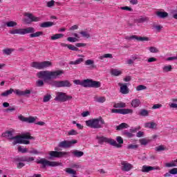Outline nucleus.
Segmentation results:
<instances>
[{"mask_svg":"<svg viewBox=\"0 0 177 177\" xmlns=\"http://www.w3.org/2000/svg\"><path fill=\"white\" fill-rule=\"evenodd\" d=\"M149 17H142L137 20L138 23H145L146 21H149Z\"/></svg>","mask_w":177,"mask_h":177,"instance_id":"09e8293b","label":"nucleus"},{"mask_svg":"<svg viewBox=\"0 0 177 177\" xmlns=\"http://www.w3.org/2000/svg\"><path fill=\"white\" fill-rule=\"evenodd\" d=\"M139 146L138 145L130 144L127 146L129 150H136Z\"/></svg>","mask_w":177,"mask_h":177,"instance_id":"37998d69","label":"nucleus"},{"mask_svg":"<svg viewBox=\"0 0 177 177\" xmlns=\"http://www.w3.org/2000/svg\"><path fill=\"white\" fill-rule=\"evenodd\" d=\"M68 135L69 136H75V135H78V132H77V131L74 130V129H72L71 131H69L68 132Z\"/></svg>","mask_w":177,"mask_h":177,"instance_id":"864d4df0","label":"nucleus"},{"mask_svg":"<svg viewBox=\"0 0 177 177\" xmlns=\"http://www.w3.org/2000/svg\"><path fill=\"white\" fill-rule=\"evenodd\" d=\"M122 135L124 136H126V138H133L135 136V135H133V133H132L131 131H122Z\"/></svg>","mask_w":177,"mask_h":177,"instance_id":"e433bc0d","label":"nucleus"},{"mask_svg":"<svg viewBox=\"0 0 177 177\" xmlns=\"http://www.w3.org/2000/svg\"><path fill=\"white\" fill-rule=\"evenodd\" d=\"M31 92H32V90H25V91H21L19 89H13L10 88L9 90H6V91L3 92L1 94V96L3 97H8V96H10L12 93L16 94L17 96H26V97H30V95H31Z\"/></svg>","mask_w":177,"mask_h":177,"instance_id":"39448f33","label":"nucleus"},{"mask_svg":"<svg viewBox=\"0 0 177 177\" xmlns=\"http://www.w3.org/2000/svg\"><path fill=\"white\" fill-rule=\"evenodd\" d=\"M72 154H73L74 157H77L80 158V157H82V156H84V151L75 150L72 152Z\"/></svg>","mask_w":177,"mask_h":177,"instance_id":"c85d7f7f","label":"nucleus"},{"mask_svg":"<svg viewBox=\"0 0 177 177\" xmlns=\"http://www.w3.org/2000/svg\"><path fill=\"white\" fill-rule=\"evenodd\" d=\"M77 56L78 57H80V58H78L75 61H71L69 62V64L77 66V64H81V63H84V57H85V56L82 55H78Z\"/></svg>","mask_w":177,"mask_h":177,"instance_id":"6ab92c4d","label":"nucleus"},{"mask_svg":"<svg viewBox=\"0 0 177 177\" xmlns=\"http://www.w3.org/2000/svg\"><path fill=\"white\" fill-rule=\"evenodd\" d=\"M19 118L21 121H23V122H27V118H25L23 115H19Z\"/></svg>","mask_w":177,"mask_h":177,"instance_id":"774afa93","label":"nucleus"},{"mask_svg":"<svg viewBox=\"0 0 177 177\" xmlns=\"http://www.w3.org/2000/svg\"><path fill=\"white\" fill-rule=\"evenodd\" d=\"M66 39L67 41H68V42H77V41H78L77 37H68Z\"/></svg>","mask_w":177,"mask_h":177,"instance_id":"052dcab7","label":"nucleus"},{"mask_svg":"<svg viewBox=\"0 0 177 177\" xmlns=\"http://www.w3.org/2000/svg\"><path fill=\"white\" fill-rule=\"evenodd\" d=\"M52 99V95L50 94H46L43 97V102L48 103Z\"/></svg>","mask_w":177,"mask_h":177,"instance_id":"c9c22d12","label":"nucleus"},{"mask_svg":"<svg viewBox=\"0 0 177 177\" xmlns=\"http://www.w3.org/2000/svg\"><path fill=\"white\" fill-rule=\"evenodd\" d=\"M122 165V171H124V172H128L130 170L132 169V165L127 162V161H122L121 162Z\"/></svg>","mask_w":177,"mask_h":177,"instance_id":"a211bd4d","label":"nucleus"},{"mask_svg":"<svg viewBox=\"0 0 177 177\" xmlns=\"http://www.w3.org/2000/svg\"><path fill=\"white\" fill-rule=\"evenodd\" d=\"M44 85H45V83L44 82V80H38L36 82V86H37L38 88H42V86H44Z\"/></svg>","mask_w":177,"mask_h":177,"instance_id":"79ce46f5","label":"nucleus"},{"mask_svg":"<svg viewBox=\"0 0 177 177\" xmlns=\"http://www.w3.org/2000/svg\"><path fill=\"white\" fill-rule=\"evenodd\" d=\"M145 135V133L143 131H138L136 134L137 138H142Z\"/></svg>","mask_w":177,"mask_h":177,"instance_id":"338daca9","label":"nucleus"},{"mask_svg":"<svg viewBox=\"0 0 177 177\" xmlns=\"http://www.w3.org/2000/svg\"><path fill=\"white\" fill-rule=\"evenodd\" d=\"M18 151H20V153H27V151H28V150L27 149V148H24L23 147L21 146H19L18 147Z\"/></svg>","mask_w":177,"mask_h":177,"instance_id":"3c124183","label":"nucleus"},{"mask_svg":"<svg viewBox=\"0 0 177 177\" xmlns=\"http://www.w3.org/2000/svg\"><path fill=\"white\" fill-rule=\"evenodd\" d=\"M30 66L37 70H44L48 68V67H52V63L50 61H44L41 62H34L31 63Z\"/></svg>","mask_w":177,"mask_h":177,"instance_id":"6e6552de","label":"nucleus"},{"mask_svg":"<svg viewBox=\"0 0 177 177\" xmlns=\"http://www.w3.org/2000/svg\"><path fill=\"white\" fill-rule=\"evenodd\" d=\"M64 74L63 70L57 71H41L37 73V77L44 81H50V80H57L62 75Z\"/></svg>","mask_w":177,"mask_h":177,"instance_id":"f03ea898","label":"nucleus"},{"mask_svg":"<svg viewBox=\"0 0 177 177\" xmlns=\"http://www.w3.org/2000/svg\"><path fill=\"white\" fill-rule=\"evenodd\" d=\"M156 15L159 19H165V17H168V12H167L158 11L156 12Z\"/></svg>","mask_w":177,"mask_h":177,"instance_id":"b1692460","label":"nucleus"},{"mask_svg":"<svg viewBox=\"0 0 177 177\" xmlns=\"http://www.w3.org/2000/svg\"><path fill=\"white\" fill-rule=\"evenodd\" d=\"M97 139L98 140V143L100 145H103V143H109L111 146H113L114 147H121L120 145H117V141L111 138H107L104 136H97Z\"/></svg>","mask_w":177,"mask_h":177,"instance_id":"9d476101","label":"nucleus"},{"mask_svg":"<svg viewBox=\"0 0 177 177\" xmlns=\"http://www.w3.org/2000/svg\"><path fill=\"white\" fill-rule=\"evenodd\" d=\"M26 122H29V124H32V122H35V118L31 116L29 118H26Z\"/></svg>","mask_w":177,"mask_h":177,"instance_id":"603ef678","label":"nucleus"},{"mask_svg":"<svg viewBox=\"0 0 177 177\" xmlns=\"http://www.w3.org/2000/svg\"><path fill=\"white\" fill-rule=\"evenodd\" d=\"M66 172H67L68 174H71V175H77V171H75V170L73 169H68L66 170Z\"/></svg>","mask_w":177,"mask_h":177,"instance_id":"bf43d9fd","label":"nucleus"},{"mask_svg":"<svg viewBox=\"0 0 177 177\" xmlns=\"http://www.w3.org/2000/svg\"><path fill=\"white\" fill-rule=\"evenodd\" d=\"M26 16H27V17H28L29 19H25L26 23H27V24H30V23H32V21L37 22V21H41V17H35L34 15H32V14L31 13H27L26 15Z\"/></svg>","mask_w":177,"mask_h":177,"instance_id":"4468645a","label":"nucleus"},{"mask_svg":"<svg viewBox=\"0 0 177 177\" xmlns=\"http://www.w3.org/2000/svg\"><path fill=\"white\" fill-rule=\"evenodd\" d=\"M139 114L141 117H149V111L146 109H141Z\"/></svg>","mask_w":177,"mask_h":177,"instance_id":"f704fd0d","label":"nucleus"},{"mask_svg":"<svg viewBox=\"0 0 177 177\" xmlns=\"http://www.w3.org/2000/svg\"><path fill=\"white\" fill-rule=\"evenodd\" d=\"M85 66H91V68H96V65H95V61L92 59H87L84 62Z\"/></svg>","mask_w":177,"mask_h":177,"instance_id":"bb28decb","label":"nucleus"},{"mask_svg":"<svg viewBox=\"0 0 177 177\" xmlns=\"http://www.w3.org/2000/svg\"><path fill=\"white\" fill-rule=\"evenodd\" d=\"M163 73H169V71H172V66L168 65L162 67Z\"/></svg>","mask_w":177,"mask_h":177,"instance_id":"58836bf2","label":"nucleus"},{"mask_svg":"<svg viewBox=\"0 0 177 177\" xmlns=\"http://www.w3.org/2000/svg\"><path fill=\"white\" fill-rule=\"evenodd\" d=\"M140 145H143V146H146V145H147V143H149V141L147 140H146V138H142L140 140Z\"/></svg>","mask_w":177,"mask_h":177,"instance_id":"4d7b16f0","label":"nucleus"},{"mask_svg":"<svg viewBox=\"0 0 177 177\" xmlns=\"http://www.w3.org/2000/svg\"><path fill=\"white\" fill-rule=\"evenodd\" d=\"M68 49H69L70 50H74L75 52H78V50H80V49H78L77 46L73 44H68Z\"/></svg>","mask_w":177,"mask_h":177,"instance_id":"c03bdc74","label":"nucleus"},{"mask_svg":"<svg viewBox=\"0 0 177 177\" xmlns=\"http://www.w3.org/2000/svg\"><path fill=\"white\" fill-rule=\"evenodd\" d=\"M140 106V100L139 99H134L131 101V106L134 109L136 107H139Z\"/></svg>","mask_w":177,"mask_h":177,"instance_id":"a878e982","label":"nucleus"},{"mask_svg":"<svg viewBox=\"0 0 177 177\" xmlns=\"http://www.w3.org/2000/svg\"><path fill=\"white\" fill-rule=\"evenodd\" d=\"M139 129H140V127H136L134 129H130V132L131 133H136V132H138V131H139Z\"/></svg>","mask_w":177,"mask_h":177,"instance_id":"e2e57ef3","label":"nucleus"},{"mask_svg":"<svg viewBox=\"0 0 177 177\" xmlns=\"http://www.w3.org/2000/svg\"><path fill=\"white\" fill-rule=\"evenodd\" d=\"M13 49L10 48H6L3 50V53H4V55H7L8 56H9V55H11Z\"/></svg>","mask_w":177,"mask_h":177,"instance_id":"49530a36","label":"nucleus"},{"mask_svg":"<svg viewBox=\"0 0 177 177\" xmlns=\"http://www.w3.org/2000/svg\"><path fill=\"white\" fill-rule=\"evenodd\" d=\"M114 109H125L127 107V104L125 102H120L117 103H114L113 104Z\"/></svg>","mask_w":177,"mask_h":177,"instance_id":"5701e85b","label":"nucleus"},{"mask_svg":"<svg viewBox=\"0 0 177 177\" xmlns=\"http://www.w3.org/2000/svg\"><path fill=\"white\" fill-rule=\"evenodd\" d=\"M71 99H73V96L67 95L66 93L58 92L57 93V95L54 100H55V102H61L62 103H64V102L71 100Z\"/></svg>","mask_w":177,"mask_h":177,"instance_id":"9b49d317","label":"nucleus"},{"mask_svg":"<svg viewBox=\"0 0 177 177\" xmlns=\"http://www.w3.org/2000/svg\"><path fill=\"white\" fill-rule=\"evenodd\" d=\"M55 1L54 0H51L50 1H48L46 3V7L47 8H53V6H55Z\"/></svg>","mask_w":177,"mask_h":177,"instance_id":"de8ad7c7","label":"nucleus"},{"mask_svg":"<svg viewBox=\"0 0 177 177\" xmlns=\"http://www.w3.org/2000/svg\"><path fill=\"white\" fill-rule=\"evenodd\" d=\"M156 169L158 171H160V168L158 166L151 167V166L143 165L142 167L141 171L148 173V172H150V171H154Z\"/></svg>","mask_w":177,"mask_h":177,"instance_id":"f3484780","label":"nucleus"},{"mask_svg":"<svg viewBox=\"0 0 177 177\" xmlns=\"http://www.w3.org/2000/svg\"><path fill=\"white\" fill-rule=\"evenodd\" d=\"M95 102H97V103H104L106 102V97H95L94 98Z\"/></svg>","mask_w":177,"mask_h":177,"instance_id":"473e14b6","label":"nucleus"},{"mask_svg":"<svg viewBox=\"0 0 177 177\" xmlns=\"http://www.w3.org/2000/svg\"><path fill=\"white\" fill-rule=\"evenodd\" d=\"M35 158L32 156H21V160L22 162H32V161H35Z\"/></svg>","mask_w":177,"mask_h":177,"instance_id":"412c9836","label":"nucleus"},{"mask_svg":"<svg viewBox=\"0 0 177 177\" xmlns=\"http://www.w3.org/2000/svg\"><path fill=\"white\" fill-rule=\"evenodd\" d=\"M10 34L15 35V34H19V35H26V34H30V38H37L44 35V32L37 31L35 32V28L33 27H27L26 28L14 29L10 31Z\"/></svg>","mask_w":177,"mask_h":177,"instance_id":"7ed1b4c3","label":"nucleus"},{"mask_svg":"<svg viewBox=\"0 0 177 177\" xmlns=\"http://www.w3.org/2000/svg\"><path fill=\"white\" fill-rule=\"evenodd\" d=\"M75 46L76 48H81L82 46H86V44H84V43H77L75 44Z\"/></svg>","mask_w":177,"mask_h":177,"instance_id":"0e129e2a","label":"nucleus"},{"mask_svg":"<svg viewBox=\"0 0 177 177\" xmlns=\"http://www.w3.org/2000/svg\"><path fill=\"white\" fill-rule=\"evenodd\" d=\"M120 9L122 10H127L128 12H133L132 8L128 6L120 7Z\"/></svg>","mask_w":177,"mask_h":177,"instance_id":"5fc2aeb1","label":"nucleus"},{"mask_svg":"<svg viewBox=\"0 0 177 177\" xmlns=\"http://www.w3.org/2000/svg\"><path fill=\"white\" fill-rule=\"evenodd\" d=\"M70 154L69 152L51 151L49 153L50 159L52 158H62V157H66Z\"/></svg>","mask_w":177,"mask_h":177,"instance_id":"f8f14e48","label":"nucleus"},{"mask_svg":"<svg viewBox=\"0 0 177 177\" xmlns=\"http://www.w3.org/2000/svg\"><path fill=\"white\" fill-rule=\"evenodd\" d=\"M107 58L113 59V55H111V54H104V55L100 57V60H103V59H107Z\"/></svg>","mask_w":177,"mask_h":177,"instance_id":"a18cd8bd","label":"nucleus"},{"mask_svg":"<svg viewBox=\"0 0 177 177\" xmlns=\"http://www.w3.org/2000/svg\"><path fill=\"white\" fill-rule=\"evenodd\" d=\"M80 34H81L83 38H87V39L91 38V35L86 31H82L80 32Z\"/></svg>","mask_w":177,"mask_h":177,"instance_id":"a19ab883","label":"nucleus"},{"mask_svg":"<svg viewBox=\"0 0 177 177\" xmlns=\"http://www.w3.org/2000/svg\"><path fill=\"white\" fill-rule=\"evenodd\" d=\"M28 153H29V154H34V155H38L41 153V151H39L38 150L34 148H32V149L28 151Z\"/></svg>","mask_w":177,"mask_h":177,"instance_id":"ea45409f","label":"nucleus"},{"mask_svg":"<svg viewBox=\"0 0 177 177\" xmlns=\"http://www.w3.org/2000/svg\"><path fill=\"white\" fill-rule=\"evenodd\" d=\"M177 159L171 161V162L166 163L165 167L167 168H172V167H176Z\"/></svg>","mask_w":177,"mask_h":177,"instance_id":"72a5a7b5","label":"nucleus"},{"mask_svg":"<svg viewBox=\"0 0 177 177\" xmlns=\"http://www.w3.org/2000/svg\"><path fill=\"white\" fill-rule=\"evenodd\" d=\"M102 124V125H104V124H106L104 122V120H103L102 117L86 121V125L87 127H89L90 128H94V129H99L102 128V124Z\"/></svg>","mask_w":177,"mask_h":177,"instance_id":"423d86ee","label":"nucleus"},{"mask_svg":"<svg viewBox=\"0 0 177 177\" xmlns=\"http://www.w3.org/2000/svg\"><path fill=\"white\" fill-rule=\"evenodd\" d=\"M157 127V124L154 122H146L145 124V128H149L150 129H154Z\"/></svg>","mask_w":177,"mask_h":177,"instance_id":"393cba45","label":"nucleus"},{"mask_svg":"<svg viewBox=\"0 0 177 177\" xmlns=\"http://www.w3.org/2000/svg\"><path fill=\"white\" fill-rule=\"evenodd\" d=\"M119 86H120V92L123 95H127L129 93V89L128 88V86L127 84H124L122 83H118Z\"/></svg>","mask_w":177,"mask_h":177,"instance_id":"aec40b11","label":"nucleus"},{"mask_svg":"<svg viewBox=\"0 0 177 177\" xmlns=\"http://www.w3.org/2000/svg\"><path fill=\"white\" fill-rule=\"evenodd\" d=\"M64 37V35L62 33H58V34L53 35L51 37V39L52 41H56V39H60V38H63Z\"/></svg>","mask_w":177,"mask_h":177,"instance_id":"cd10ccee","label":"nucleus"},{"mask_svg":"<svg viewBox=\"0 0 177 177\" xmlns=\"http://www.w3.org/2000/svg\"><path fill=\"white\" fill-rule=\"evenodd\" d=\"M125 39H127L129 41H131L132 39H136L137 41H140L141 42H143L145 41H149V37H138L136 35H131L130 37L126 36Z\"/></svg>","mask_w":177,"mask_h":177,"instance_id":"dca6fc26","label":"nucleus"},{"mask_svg":"<svg viewBox=\"0 0 177 177\" xmlns=\"http://www.w3.org/2000/svg\"><path fill=\"white\" fill-rule=\"evenodd\" d=\"M55 23L52 22V21H46L44 23H41L40 24V27H41V28H48L49 27H52L53 26H55Z\"/></svg>","mask_w":177,"mask_h":177,"instance_id":"4be33fe9","label":"nucleus"},{"mask_svg":"<svg viewBox=\"0 0 177 177\" xmlns=\"http://www.w3.org/2000/svg\"><path fill=\"white\" fill-rule=\"evenodd\" d=\"M129 127L127 123H122L116 127V131H121V129H125Z\"/></svg>","mask_w":177,"mask_h":177,"instance_id":"7c9ffc66","label":"nucleus"},{"mask_svg":"<svg viewBox=\"0 0 177 177\" xmlns=\"http://www.w3.org/2000/svg\"><path fill=\"white\" fill-rule=\"evenodd\" d=\"M111 113H116L118 114H132L133 113V110L129 109H112Z\"/></svg>","mask_w":177,"mask_h":177,"instance_id":"2eb2a0df","label":"nucleus"},{"mask_svg":"<svg viewBox=\"0 0 177 177\" xmlns=\"http://www.w3.org/2000/svg\"><path fill=\"white\" fill-rule=\"evenodd\" d=\"M171 175H177V168H173L170 170Z\"/></svg>","mask_w":177,"mask_h":177,"instance_id":"69168bd1","label":"nucleus"},{"mask_svg":"<svg viewBox=\"0 0 177 177\" xmlns=\"http://www.w3.org/2000/svg\"><path fill=\"white\" fill-rule=\"evenodd\" d=\"M164 150H165V147H164V145H160L156 147V151H164Z\"/></svg>","mask_w":177,"mask_h":177,"instance_id":"13d9d810","label":"nucleus"},{"mask_svg":"<svg viewBox=\"0 0 177 177\" xmlns=\"http://www.w3.org/2000/svg\"><path fill=\"white\" fill-rule=\"evenodd\" d=\"M78 141L77 140H72L71 141L64 140L60 142L58 146L59 147H62V149H68L70 147H72V146H74V145Z\"/></svg>","mask_w":177,"mask_h":177,"instance_id":"ddd939ff","label":"nucleus"},{"mask_svg":"<svg viewBox=\"0 0 177 177\" xmlns=\"http://www.w3.org/2000/svg\"><path fill=\"white\" fill-rule=\"evenodd\" d=\"M26 165V164L19 162V163H17V168H18V169H21V168H23V167H24Z\"/></svg>","mask_w":177,"mask_h":177,"instance_id":"680f3d73","label":"nucleus"},{"mask_svg":"<svg viewBox=\"0 0 177 177\" xmlns=\"http://www.w3.org/2000/svg\"><path fill=\"white\" fill-rule=\"evenodd\" d=\"M51 86H55V88H71V82L68 80H62V81H57L54 80L50 83Z\"/></svg>","mask_w":177,"mask_h":177,"instance_id":"1a4fd4ad","label":"nucleus"},{"mask_svg":"<svg viewBox=\"0 0 177 177\" xmlns=\"http://www.w3.org/2000/svg\"><path fill=\"white\" fill-rule=\"evenodd\" d=\"M145 89H147L146 86L139 85L136 87V91H145Z\"/></svg>","mask_w":177,"mask_h":177,"instance_id":"6e6d98bb","label":"nucleus"},{"mask_svg":"<svg viewBox=\"0 0 177 177\" xmlns=\"http://www.w3.org/2000/svg\"><path fill=\"white\" fill-rule=\"evenodd\" d=\"M116 140L118 142L117 145H118L119 147H117V149H120V147H122V145H124V139L121 138V136H117Z\"/></svg>","mask_w":177,"mask_h":177,"instance_id":"c756f323","label":"nucleus"},{"mask_svg":"<svg viewBox=\"0 0 177 177\" xmlns=\"http://www.w3.org/2000/svg\"><path fill=\"white\" fill-rule=\"evenodd\" d=\"M5 26H6V27H16V26H17V22L15 21H9L6 22Z\"/></svg>","mask_w":177,"mask_h":177,"instance_id":"2f4dec72","label":"nucleus"},{"mask_svg":"<svg viewBox=\"0 0 177 177\" xmlns=\"http://www.w3.org/2000/svg\"><path fill=\"white\" fill-rule=\"evenodd\" d=\"M73 83L75 84V85H80L84 88H100L102 85L100 82L89 79L84 80L83 81L75 80L73 81Z\"/></svg>","mask_w":177,"mask_h":177,"instance_id":"20e7f679","label":"nucleus"},{"mask_svg":"<svg viewBox=\"0 0 177 177\" xmlns=\"http://www.w3.org/2000/svg\"><path fill=\"white\" fill-rule=\"evenodd\" d=\"M37 164H41V168H46L47 167H63V163L59 162H50L45 158L37 159Z\"/></svg>","mask_w":177,"mask_h":177,"instance_id":"0eeeda50","label":"nucleus"},{"mask_svg":"<svg viewBox=\"0 0 177 177\" xmlns=\"http://www.w3.org/2000/svg\"><path fill=\"white\" fill-rule=\"evenodd\" d=\"M111 75H114L115 77H118V75H121V74H122V72H121L117 69H113L111 71Z\"/></svg>","mask_w":177,"mask_h":177,"instance_id":"4c0bfd02","label":"nucleus"},{"mask_svg":"<svg viewBox=\"0 0 177 177\" xmlns=\"http://www.w3.org/2000/svg\"><path fill=\"white\" fill-rule=\"evenodd\" d=\"M149 52H151V53H158V49L154 46H151L149 47Z\"/></svg>","mask_w":177,"mask_h":177,"instance_id":"8fccbe9b","label":"nucleus"},{"mask_svg":"<svg viewBox=\"0 0 177 177\" xmlns=\"http://www.w3.org/2000/svg\"><path fill=\"white\" fill-rule=\"evenodd\" d=\"M15 131H7L1 134L3 138H6L8 140H14L12 145H30V141L27 140H34V137L30 136V133L22 134L21 136H13ZM27 139V140H26Z\"/></svg>","mask_w":177,"mask_h":177,"instance_id":"f257e3e1","label":"nucleus"}]
</instances>
